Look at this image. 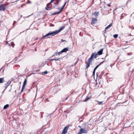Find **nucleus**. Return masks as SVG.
Returning a JSON list of instances; mask_svg holds the SVG:
<instances>
[{
  "label": "nucleus",
  "instance_id": "obj_17",
  "mask_svg": "<svg viewBox=\"0 0 134 134\" xmlns=\"http://www.w3.org/2000/svg\"><path fill=\"white\" fill-rule=\"evenodd\" d=\"M90 98V97H89L88 96H87L86 97L85 99V100H84L83 101V102H86L87 100H88V99H89Z\"/></svg>",
  "mask_w": 134,
  "mask_h": 134
},
{
  "label": "nucleus",
  "instance_id": "obj_33",
  "mask_svg": "<svg viewBox=\"0 0 134 134\" xmlns=\"http://www.w3.org/2000/svg\"><path fill=\"white\" fill-rule=\"evenodd\" d=\"M61 41H62V42H63V41H64V40H61Z\"/></svg>",
  "mask_w": 134,
  "mask_h": 134
},
{
  "label": "nucleus",
  "instance_id": "obj_5",
  "mask_svg": "<svg viewBox=\"0 0 134 134\" xmlns=\"http://www.w3.org/2000/svg\"><path fill=\"white\" fill-rule=\"evenodd\" d=\"M104 62L103 61L102 62H101L98 65H97L96 66V67L94 69L93 72V76H94V74L95 73V71L97 69V68L102 64Z\"/></svg>",
  "mask_w": 134,
  "mask_h": 134
},
{
  "label": "nucleus",
  "instance_id": "obj_18",
  "mask_svg": "<svg viewBox=\"0 0 134 134\" xmlns=\"http://www.w3.org/2000/svg\"><path fill=\"white\" fill-rule=\"evenodd\" d=\"M9 107V105L8 104H6L3 107V109H7V108H8Z\"/></svg>",
  "mask_w": 134,
  "mask_h": 134
},
{
  "label": "nucleus",
  "instance_id": "obj_27",
  "mask_svg": "<svg viewBox=\"0 0 134 134\" xmlns=\"http://www.w3.org/2000/svg\"><path fill=\"white\" fill-rule=\"evenodd\" d=\"M58 54H59L58 52V53H55V55H57Z\"/></svg>",
  "mask_w": 134,
  "mask_h": 134
},
{
  "label": "nucleus",
  "instance_id": "obj_6",
  "mask_svg": "<svg viewBox=\"0 0 134 134\" xmlns=\"http://www.w3.org/2000/svg\"><path fill=\"white\" fill-rule=\"evenodd\" d=\"M68 50V48H65L62 49L60 52H58V53L59 54H61L63 52H66Z\"/></svg>",
  "mask_w": 134,
  "mask_h": 134
},
{
  "label": "nucleus",
  "instance_id": "obj_29",
  "mask_svg": "<svg viewBox=\"0 0 134 134\" xmlns=\"http://www.w3.org/2000/svg\"><path fill=\"white\" fill-rule=\"evenodd\" d=\"M16 23V21H14V23H13V25H14V24L15 23Z\"/></svg>",
  "mask_w": 134,
  "mask_h": 134
},
{
  "label": "nucleus",
  "instance_id": "obj_8",
  "mask_svg": "<svg viewBox=\"0 0 134 134\" xmlns=\"http://www.w3.org/2000/svg\"><path fill=\"white\" fill-rule=\"evenodd\" d=\"M97 20L96 18H92V21L91 23V24H93L96 23V22L97 21Z\"/></svg>",
  "mask_w": 134,
  "mask_h": 134
},
{
  "label": "nucleus",
  "instance_id": "obj_3",
  "mask_svg": "<svg viewBox=\"0 0 134 134\" xmlns=\"http://www.w3.org/2000/svg\"><path fill=\"white\" fill-rule=\"evenodd\" d=\"M87 132V130L85 128H82L80 130L79 132H78V134H81L82 133H86Z\"/></svg>",
  "mask_w": 134,
  "mask_h": 134
},
{
  "label": "nucleus",
  "instance_id": "obj_12",
  "mask_svg": "<svg viewBox=\"0 0 134 134\" xmlns=\"http://www.w3.org/2000/svg\"><path fill=\"white\" fill-rule=\"evenodd\" d=\"M4 81V78H0V83H3Z\"/></svg>",
  "mask_w": 134,
  "mask_h": 134
},
{
  "label": "nucleus",
  "instance_id": "obj_7",
  "mask_svg": "<svg viewBox=\"0 0 134 134\" xmlns=\"http://www.w3.org/2000/svg\"><path fill=\"white\" fill-rule=\"evenodd\" d=\"M11 81H8V82L5 84V89H6L8 86L10 85Z\"/></svg>",
  "mask_w": 134,
  "mask_h": 134
},
{
  "label": "nucleus",
  "instance_id": "obj_19",
  "mask_svg": "<svg viewBox=\"0 0 134 134\" xmlns=\"http://www.w3.org/2000/svg\"><path fill=\"white\" fill-rule=\"evenodd\" d=\"M118 36V35L115 34L113 35V37L115 38H116Z\"/></svg>",
  "mask_w": 134,
  "mask_h": 134
},
{
  "label": "nucleus",
  "instance_id": "obj_13",
  "mask_svg": "<svg viewBox=\"0 0 134 134\" xmlns=\"http://www.w3.org/2000/svg\"><path fill=\"white\" fill-rule=\"evenodd\" d=\"M27 84V78H26L24 80L23 86L25 87V86Z\"/></svg>",
  "mask_w": 134,
  "mask_h": 134
},
{
  "label": "nucleus",
  "instance_id": "obj_25",
  "mask_svg": "<svg viewBox=\"0 0 134 134\" xmlns=\"http://www.w3.org/2000/svg\"><path fill=\"white\" fill-rule=\"evenodd\" d=\"M48 8L47 7H46L45 8V9L47 10H49V9H48Z\"/></svg>",
  "mask_w": 134,
  "mask_h": 134
},
{
  "label": "nucleus",
  "instance_id": "obj_16",
  "mask_svg": "<svg viewBox=\"0 0 134 134\" xmlns=\"http://www.w3.org/2000/svg\"><path fill=\"white\" fill-rule=\"evenodd\" d=\"M52 0H51V2L49 3H48L47 5V7L49 9H50V8H49V5H50V4H51L52 3H53L54 1H52Z\"/></svg>",
  "mask_w": 134,
  "mask_h": 134
},
{
  "label": "nucleus",
  "instance_id": "obj_34",
  "mask_svg": "<svg viewBox=\"0 0 134 134\" xmlns=\"http://www.w3.org/2000/svg\"><path fill=\"white\" fill-rule=\"evenodd\" d=\"M11 45L12 46H13V43H11Z\"/></svg>",
  "mask_w": 134,
  "mask_h": 134
},
{
  "label": "nucleus",
  "instance_id": "obj_11",
  "mask_svg": "<svg viewBox=\"0 0 134 134\" xmlns=\"http://www.w3.org/2000/svg\"><path fill=\"white\" fill-rule=\"evenodd\" d=\"M103 48H102V49H101L100 51H99L97 53L99 55H101L102 54V52H103Z\"/></svg>",
  "mask_w": 134,
  "mask_h": 134
},
{
  "label": "nucleus",
  "instance_id": "obj_4",
  "mask_svg": "<svg viewBox=\"0 0 134 134\" xmlns=\"http://www.w3.org/2000/svg\"><path fill=\"white\" fill-rule=\"evenodd\" d=\"M69 126L68 125L65 127L62 132L61 134H65L67 132Z\"/></svg>",
  "mask_w": 134,
  "mask_h": 134
},
{
  "label": "nucleus",
  "instance_id": "obj_14",
  "mask_svg": "<svg viewBox=\"0 0 134 134\" xmlns=\"http://www.w3.org/2000/svg\"><path fill=\"white\" fill-rule=\"evenodd\" d=\"M64 8H63V7L62 8L60 9V11L58 12H56L55 13H54L53 14V15H56L57 14H59L60 13V12Z\"/></svg>",
  "mask_w": 134,
  "mask_h": 134
},
{
  "label": "nucleus",
  "instance_id": "obj_22",
  "mask_svg": "<svg viewBox=\"0 0 134 134\" xmlns=\"http://www.w3.org/2000/svg\"><path fill=\"white\" fill-rule=\"evenodd\" d=\"M24 88H25V87H24L23 86H22V88L21 90V92H23V90Z\"/></svg>",
  "mask_w": 134,
  "mask_h": 134
},
{
  "label": "nucleus",
  "instance_id": "obj_36",
  "mask_svg": "<svg viewBox=\"0 0 134 134\" xmlns=\"http://www.w3.org/2000/svg\"><path fill=\"white\" fill-rule=\"evenodd\" d=\"M23 5H21V7H22V6H23Z\"/></svg>",
  "mask_w": 134,
  "mask_h": 134
},
{
  "label": "nucleus",
  "instance_id": "obj_26",
  "mask_svg": "<svg viewBox=\"0 0 134 134\" xmlns=\"http://www.w3.org/2000/svg\"><path fill=\"white\" fill-rule=\"evenodd\" d=\"M66 2H65L64 3V5H63V8H64V6H65V5L66 4Z\"/></svg>",
  "mask_w": 134,
  "mask_h": 134
},
{
  "label": "nucleus",
  "instance_id": "obj_1",
  "mask_svg": "<svg viewBox=\"0 0 134 134\" xmlns=\"http://www.w3.org/2000/svg\"><path fill=\"white\" fill-rule=\"evenodd\" d=\"M97 55L96 53H94L91 54V57L88 60V62H86L85 63L86 64V68H87L90 66V64H92V61L93 60V57L96 58L97 57Z\"/></svg>",
  "mask_w": 134,
  "mask_h": 134
},
{
  "label": "nucleus",
  "instance_id": "obj_2",
  "mask_svg": "<svg viewBox=\"0 0 134 134\" xmlns=\"http://www.w3.org/2000/svg\"><path fill=\"white\" fill-rule=\"evenodd\" d=\"M65 27H61L58 30L54 31L53 32H49L46 35L43 36L41 38V39H43L45 38L46 37L48 36L49 35H52L53 34L54 35L56 34L59 32H60Z\"/></svg>",
  "mask_w": 134,
  "mask_h": 134
},
{
  "label": "nucleus",
  "instance_id": "obj_30",
  "mask_svg": "<svg viewBox=\"0 0 134 134\" xmlns=\"http://www.w3.org/2000/svg\"><path fill=\"white\" fill-rule=\"evenodd\" d=\"M57 3H56V4H58V0H57Z\"/></svg>",
  "mask_w": 134,
  "mask_h": 134
},
{
  "label": "nucleus",
  "instance_id": "obj_38",
  "mask_svg": "<svg viewBox=\"0 0 134 134\" xmlns=\"http://www.w3.org/2000/svg\"><path fill=\"white\" fill-rule=\"evenodd\" d=\"M79 127H81L80 126H79Z\"/></svg>",
  "mask_w": 134,
  "mask_h": 134
},
{
  "label": "nucleus",
  "instance_id": "obj_20",
  "mask_svg": "<svg viewBox=\"0 0 134 134\" xmlns=\"http://www.w3.org/2000/svg\"><path fill=\"white\" fill-rule=\"evenodd\" d=\"M60 59V58H56L54 59H53V60H58Z\"/></svg>",
  "mask_w": 134,
  "mask_h": 134
},
{
  "label": "nucleus",
  "instance_id": "obj_15",
  "mask_svg": "<svg viewBox=\"0 0 134 134\" xmlns=\"http://www.w3.org/2000/svg\"><path fill=\"white\" fill-rule=\"evenodd\" d=\"M94 16L96 17H97L99 14L98 12H95L94 14Z\"/></svg>",
  "mask_w": 134,
  "mask_h": 134
},
{
  "label": "nucleus",
  "instance_id": "obj_28",
  "mask_svg": "<svg viewBox=\"0 0 134 134\" xmlns=\"http://www.w3.org/2000/svg\"><path fill=\"white\" fill-rule=\"evenodd\" d=\"M124 15V14H122V15H121V17H123V15Z\"/></svg>",
  "mask_w": 134,
  "mask_h": 134
},
{
  "label": "nucleus",
  "instance_id": "obj_35",
  "mask_svg": "<svg viewBox=\"0 0 134 134\" xmlns=\"http://www.w3.org/2000/svg\"><path fill=\"white\" fill-rule=\"evenodd\" d=\"M55 54H54V55H53L52 57H53V56H55Z\"/></svg>",
  "mask_w": 134,
  "mask_h": 134
},
{
  "label": "nucleus",
  "instance_id": "obj_37",
  "mask_svg": "<svg viewBox=\"0 0 134 134\" xmlns=\"http://www.w3.org/2000/svg\"><path fill=\"white\" fill-rule=\"evenodd\" d=\"M18 0H17V1H15V2H17V1H18Z\"/></svg>",
  "mask_w": 134,
  "mask_h": 134
},
{
  "label": "nucleus",
  "instance_id": "obj_32",
  "mask_svg": "<svg viewBox=\"0 0 134 134\" xmlns=\"http://www.w3.org/2000/svg\"><path fill=\"white\" fill-rule=\"evenodd\" d=\"M31 2L30 1H29L28 3H30Z\"/></svg>",
  "mask_w": 134,
  "mask_h": 134
},
{
  "label": "nucleus",
  "instance_id": "obj_24",
  "mask_svg": "<svg viewBox=\"0 0 134 134\" xmlns=\"http://www.w3.org/2000/svg\"><path fill=\"white\" fill-rule=\"evenodd\" d=\"M111 3V2H110L109 4H108V6L109 7L110 6V4Z\"/></svg>",
  "mask_w": 134,
  "mask_h": 134
},
{
  "label": "nucleus",
  "instance_id": "obj_23",
  "mask_svg": "<svg viewBox=\"0 0 134 134\" xmlns=\"http://www.w3.org/2000/svg\"><path fill=\"white\" fill-rule=\"evenodd\" d=\"M47 71H45L43 72L44 74H46L47 73Z\"/></svg>",
  "mask_w": 134,
  "mask_h": 134
},
{
  "label": "nucleus",
  "instance_id": "obj_9",
  "mask_svg": "<svg viewBox=\"0 0 134 134\" xmlns=\"http://www.w3.org/2000/svg\"><path fill=\"white\" fill-rule=\"evenodd\" d=\"M112 25V24L110 23L108 26L106 27L105 28V30L104 31H103V32L105 33L106 30L107 29H108Z\"/></svg>",
  "mask_w": 134,
  "mask_h": 134
},
{
  "label": "nucleus",
  "instance_id": "obj_21",
  "mask_svg": "<svg viewBox=\"0 0 134 134\" xmlns=\"http://www.w3.org/2000/svg\"><path fill=\"white\" fill-rule=\"evenodd\" d=\"M98 102L99 104L100 105L102 104V103L103 102Z\"/></svg>",
  "mask_w": 134,
  "mask_h": 134
},
{
  "label": "nucleus",
  "instance_id": "obj_31",
  "mask_svg": "<svg viewBox=\"0 0 134 134\" xmlns=\"http://www.w3.org/2000/svg\"><path fill=\"white\" fill-rule=\"evenodd\" d=\"M131 55V53H127V55Z\"/></svg>",
  "mask_w": 134,
  "mask_h": 134
},
{
  "label": "nucleus",
  "instance_id": "obj_10",
  "mask_svg": "<svg viewBox=\"0 0 134 134\" xmlns=\"http://www.w3.org/2000/svg\"><path fill=\"white\" fill-rule=\"evenodd\" d=\"M5 5L3 4H1L0 6V10L4 11L5 9Z\"/></svg>",
  "mask_w": 134,
  "mask_h": 134
}]
</instances>
